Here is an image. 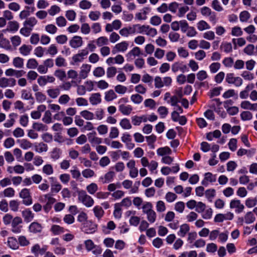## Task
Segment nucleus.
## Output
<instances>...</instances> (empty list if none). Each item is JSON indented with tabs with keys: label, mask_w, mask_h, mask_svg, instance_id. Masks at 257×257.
Instances as JSON below:
<instances>
[{
	"label": "nucleus",
	"mask_w": 257,
	"mask_h": 257,
	"mask_svg": "<svg viewBox=\"0 0 257 257\" xmlns=\"http://www.w3.org/2000/svg\"><path fill=\"white\" fill-rule=\"evenodd\" d=\"M78 199L88 208L92 207L94 203L93 199L84 190H81L78 192Z\"/></svg>",
	"instance_id": "obj_1"
},
{
	"label": "nucleus",
	"mask_w": 257,
	"mask_h": 257,
	"mask_svg": "<svg viewBox=\"0 0 257 257\" xmlns=\"http://www.w3.org/2000/svg\"><path fill=\"white\" fill-rule=\"evenodd\" d=\"M19 197L23 199V203L26 206H29L33 203L32 198L29 189H22L19 193Z\"/></svg>",
	"instance_id": "obj_2"
},
{
	"label": "nucleus",
	"mask_w": 257,
	"mask_h": 257,
	"mask_svg": "<svg viewBox=\"0 0 257 257\" xmlns=\"http://www.w3.org/2000/svg\"><path fill=\"white\" fill-rule=\"evenodd\" d=\"M97 225L91 220L86 221L83 223V231L87 234H92L97 230Z\"/></svg>",
	"instance_id": "obj_3"
},
{
	"label": "nucleus",
	"mask_w": 257,
	"mask_h": 257,
	"mask_svg": "<svg viewBox=\"0 0 257 257\" xmlns=\"http://www.w3.org/2000/svg\"><path fill=\"white\" fill-rule=\"evenodd\" d=\"M16 84V80L13 78L2 77L0 78V87H13Z\"/></svg>",
	"instance_id": "obj_4"
},
{
	"label": "nucleus",
	"mask_w": 257,
	"mask_h": 257,
	"mask_svg": "<svg viewBox=\"0 0 257 257\" xmlns=\"http://www.w3.org/2000/svg\"><path fill=\"white\" fill-rule=\"evenodd\" d=\"M23 222L22 219L19 216L14 217L12 222V231L15 233L21 232L22 226L19 225Z\"/></svg>",
	"instance_id": "obj_5"
},
{
	"label": "nucleus",
	"mask_w": 257,
	"mask_h": 257,
	"mask_svg": "<svg viewBox=\"0 0 257 257\" xmlns=\"http://www.w3.org/2000/svg\"><path fill=\"white\" fill-rule=\"evenodd\" d=\"M91 66L88 64H83L79 71V76L80 79L86 78L91 70Z\"/></svg>",
	"instance_id": "obj_6"
},
{
	"label": "nucleus",
	"mask_w": 257,
	"mask_h": 257,
	"mask_svg": "<svg viewBox=\"0 0 257 257\" xmlns=\"http://www.w3.org/2000/svg\"><path fill=\"white\" fill-rule=\"evenodd\" d=\"M47 249V246L45 245L42 247H41L40 245L38 243L34 244L31 247V252L34 254L35 257H38L39 255H43L46 252Z\"/></svg>",
	"instance_id": "obj_7"
},
{
	"label": "nucleus",
	"mask_w": 257,
	"mask_h": 257,
	"mask_svg": "<svg viewBox=\"0 0 257 257\" xmlns=\"http://www.w3.org/2000/svg\"><path fill=\"white\" fill-rule=\"evenodd\" d=\"M128 47V43L126 41H123L115 45L112 50L113 54H115L117 52H123L125 51Z\"/></svg>",
	"instance_id": "obj_8"
},
{
	"label": "nucleus",
	"mask_w": 257,
	"mask_h": 257,
	"mask_svg": "<svg viewBox=\"0 0 257 257\" xmlns=\"http://www.w3.org/2000/svg\"><path fill=\"white\" fill-rule=\"evenodd\" d=\"M216 180V178L215 175H213L211 173L207 172L204 174V178L202 180L201 184L205 186H207L209 183L215 182Z\"/></svg>",
	"instance_id": "obj_9"
},
{
	"label": "nucleus",
	"mask_w": 257,
	"mask_h": 257,
	"mask_svg": "<svg viewBox=\"0 0 257 257\" xmlns=\"http://www.w3.org/2000/svg\"><path fill=\"white\" fill-rule=\"evenodd\" d=\"M230 207L231 208H236L235 212L239 213L243 211L244 206L241 203L239 200H232L230 202Z\"/></svg>",
	"instance_id": "obj_10"
},
{
	"label": "nucleus",
	"mask_w": 257,
	"mask_h": 257,
	"mask_svg": "<svg viewBox=\"0 0 257 257\" xmlns=\"http://www.w3.org/2000/svg\"><path fill=\"white\" fill-rule=\"evenodd\" d=\"M70 45L73 48H77L83 44L82 39L80 36H75L69 41Z\"/></svg>",
	"instance_id": "obj_11"
},
{
	"label": "nucleus",
	"mask_w": 257,
	"mask_h": 257,
	"mask_svg": "<svg viewBox=\"0 0 257 257\" xmlns=\"http://www.w3.org/2000/svg\"><path fill=\"white\" fill-rule=\"evenodd\" d=\"M87 136L89 142L92 145H98L102 143V139L96 136L95 131L89 133Z\"/></svg>",
	"instance_id": "obj_12"
},
{
	"label": "nucleus",
	"mask_w": 257,
	"mask_h": 257,
	"mask_svg": "<svg viewBox=\"0 0 257 257\" xmlns=\"http://www.w3.org/2000/svg\"><path fill=\"white\" fill-rule=\"evenodd\" d=\"M26 72L23 70H17L9 68L6 70L5 74L8 76H15L17 78L21 77L25 74Z\"/></svg>",
	"instance_id": "obj_13"
},
{
	"label": "nucleus",
	"mask_w": 257,
	"mask_h": 257,
	"mask_svg": "<svg viewBox=\"0 0 257 257\" xmlns=\"http://www.w3.org/2000/svg\"><path fill=\"white\" fill-rule=\"evenodd\" d=\"M141 54V49L138 47H135L126 54V57L128 60H132L135 57L139 56Z\"/></svg>",
	"instance_id": "obj_14"
},
{
	"label": "nucleus",
	"mask_w": 257,
	"mask_h": 257,
	"mask_svg": "<svg viewBox=\"0 0 257 257\" xmlns=\"http://www.w3.org/2000/svg\"><path fill=\"white\" fill-rule=\"evenodd\" d=\"M114 176L115 173L113 171H109L104 176L99 178V181L102 184L108 183L112 181Z\"/></svg>",
	"instance_id": "obj_15"
},
{
	"label": "nucleus",
	"mask_w": 257,
	"mask_h": 257,
	"mask_svg": "<svg viewBox=\"0 0 257 257\" xmlns=\"http://www.w3.org/2000/svg\"><path fill=\"white\" fill-rule=\"evenodd\" d=\"M22 217L26 222H31L34 217V214L30 209H25L22 212Z\"/></svg>",
	"instance_id": "obj_16"
},
{
	"label": "nucleus",
	"mask_w": 257,
	"mask_h": 257,
	"mask_svg": "<svg viewBox=\"0 0 257 257\" xmlns=\"http://www.w3.org/2000/svg\"><path fill=\"white\" fill-rule=\"evenodd\" d=\"M18 114L16 113H11L9 115L10 119L4 124L5 127L9 128L12 127L15 122V119L18 117Z\"/></svg>",
	"instance_id": "obj_17"
},
{
	"label": "nucleus",
	"mask_w": 257,
	"mask_h": 257,
	"mask_svg": "<svg viewBox=\"0 0 257 257\" xmlns=\"http://www.w3.org/2000/svg\"><path fill=\"white\" fill-rule=\"evenodd\" d=\"M37 19L34 17H30L27 18L24 22V26H26L31 30H33V27L37 24Z\"/></svg>",
	"instance_id": "obj_18"
},
{
	"label": "nucleus",
	"mask_w": 257,
	"mask_h": 257,
	"mask_svg": "<svg viewBox=\"0 0 257 257\" xmlns=\"http://www.w3.org/2000/svg\"><path fill=\"white\" fill-rule=\"evenodd\" d=\"M42 228L41 224L37 222H32L29 226L30 231L34 233L41 232Z\"/></svg>",
	"instance_id": "obj_19"
},
{
	"label": "nucleus",
	"mask_w": 257,
	"mask_h": 257,
	"mask_svg": "<svg viewBox=\"0 0 257 257\" xmlns=\"http://www.w3.org/2000/svg\"><path fill=\"white\" fill-rule=\"evenodd\" d=\"M101 101V95L99 93H93L89 97V101L93 105H97L100 103Z\"/></svg>",
	"instance_id": "obj_20"
},
{
	"label": "nucleus",
	"mask_w": 257,
	"mask_h": 257,
	"mask_svg": "<svg viewBox=\"0 0 257 257\" xmlns=\"http://www.w3.org/2000/svg\"><path fill=\"white\" fill-rule=\"evenodd\" d=\"M120 112L124 115H128L132 112L133 107L130 105H125L124 104H120L118 107Z\"/></svg>",
	"instance_id": "obj_21"
},
{
	"label": "nucleus",
	"mask_w": 257,
	"mask_h": 257,
	"mask_svg": "<svg viewBox=\"0 0 257 257\" xmlns=\"http://www.w3.org/2000/svg\"><path fill=\"white\" fill-rule=\"evenodd\" d=\"M150 11L148 7H145L143 9L142 13H138L136 14V18L139 20H145L147 18V15Z\"/></svg>",
	"instance_id": "obj_22"
},
{
	"label": "nucleus",
	"mask_w": 257,
	"mask_h": 257,
	"mask_svg": "<svg viewBox=\"0 0 257 257\" xmlns=\"http://www.w3.org/2000/svg\"><path fill=\"white\" fill-rule=\"evenodd\" d=\"M19 28V24L18 22L14 21L8 23L7 30L8 31L16 32Z\"/></svg>",
	"instance_id": "obj_23"
},
{
	"label": "nucleus",
	"mask_w": 257,
	"mask_h": 257,
	"mask_svg": "<svg viewBox=\"0 0 257 257\" xmlns=\"http://www.w3.org/2000/svg\"><path fill=\"white\" fill-rule=\"evenodd\" d=\"M32 50V47L31 45H27L26 44L23 45L20 48L19 51L20 53L24 56H27L30 54Z\"/></svg>",
	"instance_id": "obj_24"
},
{
	"label": "nucleus",
	"mask_w": 257,
	"mask_h": 257,
	"mask_svg": "<svg viewBox=\"0 0 257 257\" xmlns=\"http://www.w3.org/2000/svg\"><path fill=\"white\" fill-rule=\"evenodd\" d=\"M35 150L39 153L46 152L48 150V146L42 142L37 144L35 145Z\"/></svg>",
	"instance_id": "obj_25"
},
{
	"label": "nucleus",
	"mask_w": 257,
	"mask_h": 257,
	"mask_svg": "<svg viewBox=\"0 0 257 257\" xmlns=\"http://www.w3.org/2000/svg\"><path fill=\"white\" fill-rule=\"evenodd\" d=\"M8 244L13 249H17L19 248V243L17 239L14 237L8 238Z\"/></svg>",
	"instance_id": "obj_26"
},
{
	"label": "nucleus",
	"mask_w": 257,
	"mask_h": 257,
	"mask_svg": "<svg viewBox=\"0 0 257 257\" xmlns=\"http://www.w3.org/2000/svg\"><path fill=\"white\" fill-rule=\"evenodd\" d=\"M190 230L189 225L186 223L181 225L180 227V230L178 232V234L181 236L184 237Z\"/></svg>",
	"instance_id": "obj_27"
},
{
	"label": "nucleus",
	"mask_w": 257,
	"mask_h": 257,
	"mask_svg": "<svg viewBox=\"0 0 257 257\" xmlns=\"http://www.w3.org/2000/svg\"><path fill=\"white\" fill-rule=\"evenodd\" d=\"M47 93L50 97L55 99L60 94V91L59 88H55L48 89Z\"/></svg>",
	"instance_id": "obj_28"
},
{
	"label": "nucleus",
	"mask_w": 257,
	"mask_h": 257,
	"mask_svg": "<svg viewBox=\"0 0 257 257\" xmlns=\"http://www.w3.org/2000/svg\"><path fill=\"white\" fill-rule=\"evenodd\" d=\"M117 95L112 89H110L105 93L104 99L106 101H111L116 98Z\"/></svg>",
	"instance_id": "obj_29"
},
{
	"label": "nucleus",
	"mask_w": 257,
	"mask_h": 257,
	"mask_svg": "<svg viewBox=\"0 0 257 257\" xmlns=\"http://www.w3.org/2000/svg\"><path fill=\"white\" fill-rule=\"evenodd\" d=\"M0 47L4 48L7 50H11L12 47L10 45V41L6 38L2 37L0 39Z\"/></svg>",
	"instance_id": "obj_30"
},
{
	"label": "nucleus",
	"mask_w": 257,
	"mask_h": 257,
	"mask_svg": "<svg viewBox=\"0 0 257 257\" xmlns=\"http://www.w3.org/2000/svg\"><path fill=\"white\" fill-rule=\"evenodd\" d=\"M50 230L55 235H58L65 232L64 228L58 225H53Z\"/></svg>",
	"instance_id": "obj_31"
},
{
	"label": "nucleus",
	"mask_w": 257,
	"mask_h": 257,
	"mask_svg": "<svg viewBox=\"0 0 257 257\" xmlns=\"http://www.w3.org/2000/svg\"><path fill=\"white\" fill-rule=\"evenodd\" d=\"M42 172L47 176L51 175L54 173L53 168L51 164H46L42 168Z\"/></svg>",
	"instance_id": "obj_32"
},
{
	"label": "nucleus",
	"mask_w": 257,
	"mask_h": 257,
	"mask_svg": "<svg viewBox=\"0 0 257 257\" xmlns=\"http://www.w3.org/2000/svg\"><path fill=\"white\" fill-rule=\"evenodd\" d=\"M20 202L17 200H11L9 202L10 209L14 212L19 210Z\"/></svg>",
	"instance_id": "obj_33"
},
{
	"label": "nucleus",
	"mask_w": 257,
	"mask_h": 257,
	"mask_svg": "<svg viewBox=\"0 0 257 257\" xmlns=\"http://www.w3.org/2000/svg\"><path fill=\"white\" fill-rule=\"evenodd\" d=\"M93 211L94 215L98 219H100L104 214V211L101 207L96 206L93 208Z\"/></svg>",
	"instance_id": "obj_34"
},
{
	"label": "nucleus",
	"mask_w": 257,
	"mask_h": 257,
	"mask_svg": "<svg viewBox=\"0 0 257 257\" xmlns=\"http://www.w3.org/2000/svg\"><path fill=\"white\" fill-rule=\"evenodd\" d=\"M255 220V217L252 212H248L244 216V221L246 224H250Z\"/></svg>",
	"instance_id": "obj_35"
},
{
	"label": "nucleus",
	"mask_w": 257,
	"mask_h": 257,
	"mask_svg": "<svg viewBox=\"0 0 257 257\" xmlns=\"http://www.w3.org/2000/svg\"><path fill=\"white\" fill-rule=\"evenodd\" d=\"M197 29L200 31L210 29V26L209 24L203 20L199 21L197 24Z\"/></svg>",
	"instance_id": "obj_36"
},
{
	"label": "nucleus",
	"mask_w": 257,
	"mask_h": 257,
	"mask_svg": "<svg viewBox=\"0 0 257 257\" xmlns=\"http://www.w3.org/2000/svg\"><path fill=\"white\" fill-rule=\"evenodd\" d=\"M93 74L96 77H101L105 74V70L102 67H97L94 69Z\"/></svg>",
	"instance_id": "obj_37"
},
{
	"label": "nucleus",
	"mask_w": 257,
	"mask_h": 257,
	"mask_svg": "<svg viewBox=\"0 0 257 257\" xmlns=\"http://www.w3.org/2000/svg\"><path fill=\"white\" fill-rule=\"evenodd\" d=\"M13 64L15 67L21 68L24 66V59L19 57H16L13 59Z\"/></svg>",
	"instance_id": "obj_38"
},
{
	"label": "nucleus",
	"mask_w": 257,
	"mask_h": 257,
	"mask_svg": "<svg viewBox=\"0 0 257 257\" xmlns=\"http://www.w3.org/2000/svg\"><path fill=\"white\" fill-rule=\"evenodd\" d=\"M121 127L124 130H129L132 128V125L127 118L122 119L119 122Z\"/></svg>",
	"instance_id": "obj_39"
},
{
	"label": "nucleus",
	"mask_w": 257,
	"mask_h": 257,
	"mask_svg": "<svg viewBox=\"0 0 257 257\" xmlns=\"http://www.w3.org/2000/svg\"><path fill=\"white\" fill-rule=\"evenodd\" d=\"M54 74L55 76L61 81L63 80L66 77L65 71L62 69H57L55 70Z\"/></svg>",
	"instance_id": "obj_40"
},
{
	"label": "nucleus",
	"mask_w": 257,
	"mask_h": 257,
	"mask_svg": "<svg viewBox=\"0 0 257 257\" xmlns=\"http://www.w3.org/2000/svg\"><path fill=\"white\" fill-rule=\"evenodd\" d=\"M171 150L168 147L160 148L157 150L158 155L162 156L167 154H171Z\"/></svg>",
	"instance_id": "obj_41"
},
{
	"label": "nucleus",
	"mask_w": 257,
	"mask_h": 257,
	"mask_svg": "<svg viewBox=\"0 0 257 257\" xmlns=\"http://www.w3.org/2000/svg\"><path fill=\"white\" fill-rule=\"evenodd\" d=\"M146 139L148 145L150 147L151 149H154V143L157 140L156 136L155 135L152 134L151 136H147L146 137Z\"/></svg>",
	"instance_id": "obj_42"
},
{
	"label": "nucleus",
	"mask_w": 257,
	"mask_h": 257,
	"mask_svg": "<svg viewBox=\"0 0 257 257\" xmlns=\"http://www.w3.org/2000/svg\"><path fill=\"white\" fill-rule=\"evenodd\" d=\"M33 128L37 131H45L47 130L46 125L41 123L35 122L33 124Z\"/></svg>",
	"instance_id": "obj_43"
},
{
	"label": "nucleus",
	"mask_w": 257,
	"mask_h": 257,
	"mask_svg": "<svg viewBox=\"0 0 257 257\" xmlns=\"http://www.w3.org/2000/svg\"><path fill=\"white\" fill-rule=\"evenodd\" d=\"M87 192L90 194H94L98 190V186L96 183H92L86 187Z\"/></svg>",
	"instance_id": "obj_44"
},
{
	"label": "nucleus",
	"mask_w": 257,
	"mask_h": 257,
	"mask_svg": "<svg viewBox=\"0 0 257 257\" xmlns=\"http://www.w3.org/2000/svg\"><path fill=\"white\" fill-rule=\"evenodd\" d=\"M26 10H24L21 12L19 14V18L21 20H24L25 19H27V18L30 15V11L29 10L30 9V7L29 6L25 7Z\"/></svg>",
	"instance_id": "obj_45"
},
{
	"label": "nucleus",
	"mask_w": 257,
	"mask_h": 257,
	"mask_svg": "<svg viewBox=\"0 0 257 257\" xmlns=\"http://www.w3.org/2000/svg\"><path fill=\"white\" fill-rule=\"evenodd\" d=\"M240 118L243 121L251 120L252 118V114L248 111H244L240 113Z\"/></svg>",
	"instance_id": "obj_46"
},
{
	"label": "nucleus",
	"mask_w": 257,
	"mask_h": 257,
	"mask_svg": "<svg viewBox=\"0 0 257 257\" xmlns=\"http://www.w3.org/2000/svg\"><path fill=\"white\" fill-rule=\"evenodd\" d=\"M80 114L86 120H92L94 118V114L87 110L82 111Z\"/></svg>",
	"instance_id": "obj_47"
},
{
	"label": "nucleus",
	"mask_w": 257,
	"mask_h": 257,
	"mask_svg": "<svg viewBox=\"0 0 257 257\" xmlns=\"http://www.w3.org/2000/svg\"><path fill=\"white\" fill-rule=\"evenodd\" d=\"M143 212L145 214H148L153 211V205L151 202H147L142 206Z\"/></svg>",
	"instance_id": "obj_48"
},
{
	"label": "nucleus",
	"mask_w": 257,
	"mask_h": 257,
	"mask_svg": "<svg viewBox=\"0 0 257 257\" xmlns=\"http://www.w3.org/2000/svg\"><path fill=\"white\" fill-rule=\"evenodd\" d=\"M113 215L114 217L117 219L120 218L121 216V209L120 208V205H119V203H116L114 204Z\"/></svg>",
	"instance_id": "obj_49"
},
{
	"label": "nucleus",
	"mask_w": 257,
	"mask_h": 257,
	"mask_svg": "<svg viewBox=\"0 0 257 257\" xmlns=\"http://www.w3.org/2000/svg\"><path fill=\"white\" fill-rule=\"evenodd\" d=\"M177 198V195L171 192H167L165 195V199L169 203L174 202Z\"/></svg>",
	"instance_id": "obj_50"
},
{
	"label": "nucleus",
	"mask_w": 257,
	"mask_h": 257,
	"mask_svg": "<svg viewBox=\"0 0 257 257\" xmlns=\"http://www.w3.org/2000/svg\"><path fill=\"white\" fill-rule=\"evenodd\" d=\"M61 11L60 8L57 5H53L48 10V13L51 16H54Z\"/></svg>",
	"instance_id": "obj_51"
},
{
	"label": "nucleus",
	"mask_w": 257,
	"mask_h": 257,
	"mask_svg": "<svg viewBox=\"0 0 257 257\" xmlns=\"http://www.w3.org/2000/svg\"><path fill=\"white\" fill-rule=\"evenodd\" d=\"M15 191L12 187H9L5 189L3 191L4 196L5 197H13L14 196Z\"/></svg>",
	"instance_id": "obj_52"
},
{
	"label": "nucleus",
	"mask_w": 257,
	"mask_h": 257,
	"mask_svg": "<svg viewBox=\"0 0 257 257\" xmlns=\"http://www.w3.org/2000/svg\"><path fill=\"white\" fill-rule=\"evenodd\" d=\"M38 66V63L35 59H30L28 60L27 67L29 69H35Z\"/></svg>",
	"instance_id": "obj_53"
},
{
	"label": "nucleus",
	"mask_w": 257,
	"mask_h": 257,
	"mask_svg": "<svg viewBox=\"0 0 257 257\" xmlns=\"http://www.w3.org/2000/svg\"><path fill=\"white\" fill-rule=\"evenodd\" d=\"M20 147L24 150L28 149L33 146L32 143L26 139H23L20 142Z\"/></svg>",
	"instance_id": "obj_54"
},
{
	"label": "nucleus",
	"mask_w": 257,
	"mask_h": 257,
	"mask_svg": "<svg viewBox=\"0 0 257 257\" xmlns=\"http://www.w3.org/2000/svg\"><path fill=\"white\" fill-rule=\"evenodd\" d=\"M79 6L82 10H87L91 7L92 4L88 1L82 0L79 3Z\"/></svg>",
	"instance_id": "obj_55"
},
{
	"label": "nucleus",
	"mask_w": 257,
	"mask_h": 257,
	"mask_svg": "<svg viewBox=\"0 0 257 257\" xmlns=\"http://www.w3.org/2000/svg\"><path fill=\"white\" fill-rule=\"evenodd\" d=\"M55 64L58 67H65L66 66L65 59L61 56L57 57L55 59Z\"/></svg>",
	"instance_id": "obj_56"
},
{
	"label": "nucleus",
	"mask_w": 257,
	"mask_h": 257,
	"mask_svg": "<svg viewBox=\"0 0 257 257\" xmlns=\"http://www.w3.org/2000/svg\"><path fill=\"white\" fill-rule=\"evenodd\" d=\"M250 14L246 11L241 12L239 15L240 21L242 22H246L250 18Z\"/></svg>",
	"instance_id": "obj_57"
},
{
	"label": "nucleus",
	"mask_w": 257,
	"mask_h": 257,
	"mask_svg": "<svg viewBox=\"0 0 257 257\" xmlns=\"http://www.w3.org/2000/svg\"><path fill=\"white\" fill-rule=\"evenodd\" d=\"M10 40L14 47L19 46L21 43V38L17 35L12 37Z\"/></svg>",
	"instance_id": "obj_58"
},
{
	"label": "nucleus",
	"mask_w": 257,
	"mask_h": 257,
	"mask_svg": "<svg viewBox=\"0 0 257 257\" xmlns=\"http://www.w3.org/2000/svg\"><path fill=\"white\" fill-rule=\"evenodd\" d=\"M96 44L98 47H101L107 45L108 43V40L106 37L102 36L96 40Z\"/></svg>",
	"instance_id": "obj_59"
},
{
	"label": "nucleus",
	"mask_w": 257,
	"mask_h": 257,
	"mask_svg": "<svg viewBox=\"0 0 257 257\" xmlns=\"http://www.w3.org/2000/svg\"><path fill=\"white\" fill-rule=\"evenodd\" d=\"M56 23L58 27H63L67 24V21L63 16H59L56 19Z\"/></svg>",
	"instance_id": "obj_60"
},
{
	"label": "nucleus",
	"mask_w": 257,
	"mask_h": 257,
	"mask_svg": "<svg viewBox=\"0 0 257 257\" xmlns=\"http://www.w3.org/2000/svg\"><path fill=\"white\" fill-rule=\"evenodd\" d=\"M117 72V69L116 67L111 66L107 68L106 70V75L108 78L113 77Z\"/></svg>",
	"instance_id": "obj_61"
},
{
	"label": "nucleus",
	"mask_w": 257,
	"mask_h": 257,
	"mask_svg": "<svg viewBox=\"0 0 257 257\" xmlns=\"http://www.w3.org/2000/svg\"><path fill=\"white\" fill-rule=\"evenodd\" d=\"M70 100V97L67 94H63L61 95L58 99V102L60 104H67Z\"/></svg>",
	"instance_id": "obj_62"
},
{
	"label": "nucleus",
	"mask_w": 257,
	"mask_h": 257,
	"mask_svg": "<svg viewBox=\"0 0 257 257\" xmlns=\"http://www.w3.org/2000/svg\"><path fill=\"white\" fill-rule=\"evenodd\" d=\"M131 100L135 104H140L143 100V97L139 94H133L131 96Z\"/></svg>",
	"instance_id": "obj_63"
},
{
	"label": "nucleus",
	"mask_w": 257,
	"mask_h": 257,
	"mask_svg": "<svg viewBox=\"0 0 257 257\" xmlns=\"http://www.w3.org/2000/svg\"><path fill=\"white\" fill-rule=\"evenodd\" d=\"M57 28L53 24H49L45 27V30L51 34H54L57 31Z\"/></svg>",
	"instance_id": "obj_64"
}]
</instances>
